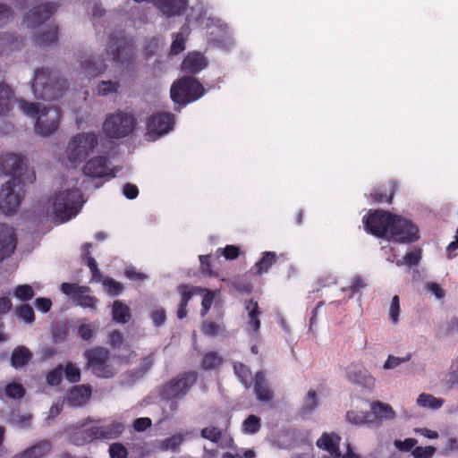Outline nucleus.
<instances>
[{"label": "nucleus", "mask_w": 458, "mask_h": 458, "mask_svg": "<svg viewBox=\"0 0 458 458\" xmlns=\"http://www.w3.org/2000/svg\"><path fill=\"white\" fill-rule=\"evenodd\" d=\"M68 88L67 81L60 78L55 72L47 68H40L35 72L32 91L38 99L47 101L58 99Z\"/></svg>", "instance_id": "1"}, {"label": "nucleus", "mask_w": 458, "mask_h": 458, "mask_svg": "<svg viewBox=\"0 0 458 458\" xmlns=\"http://www.w3.org/2000/svg\"><path fill=\"white\" fill-rule=\"evenodd\" d=\"M81 199V192L77 188L60 191L55 195L51 211L54 220L64 223L76 216L82 205Z\"/></svg>", "instance_id": "2"}, {"label": "nucleus", "mask_w": 458, "mask_h": 458, "mask_svg": "<svg viewBox=\"0 0 458 458\" xmlns=\"http://www.w3.org/2000/svg\"><path fill=\"white\" fill-rule=\"evenodd\" d=\"M107 51L113 61L120 64H131L136 56L134 41L123 30L114 31L109 36Z\"/></svg>", "instance_id": "3"}, {"label": "nucleus", "mask_w": 458, "mask_h": 458, "mask_svg": "<svg viewBox=\"0 0 458 458\" xmlns=\"http://www.w3.org/2000/svg\"><path fill=\"white\" fill-rule=\"evenodd\" d=\"M0 169L5 175L13 176V182L25 185L27 182H32L36 179L34 172L29 173L27 161L24 156L5 154L0 157Z\"/></svg>", "instance_id": "4"}, {"label": "nucleus", "mask_w": 458, "mask_h": 458, "mask_svg": "<svg viewBox=\"0 0 458 458\" xmlns=\"http://www.w3.org/2000/svg\"><path fill=\"white\" fill-rule=\"evenodd\" d=\"M98 145L95 132H80L73 136L67 146L66 153L71 163H81L91 155Z\"/></svg>", "instance_id": "5"}, {"label": "nucleus", "mask_w": 458, "mask_h": 458, "mask_svg": "<svg viewBox=\"0 0 458 458\" xmlns=\"http://www.w3.org/2000/svg\"><path fill=\"white\" fill-rule=\"evenodd\" d=\"M136 123V118L132 114L117 110L106 118L102 129L106 137L121 139L131 133Z\"/></svg>", "instance_id": "6"}, {"label": "nucleus", "mask_w": 458, "mask_h": 458, "mask_svg": "<svg viewBox=\"0 0 458 458\" xmlns=\"http://www.w3.org/2000/svg\"><path fill=\"white\" fill-rule=\"evenodd\" d=\"M204 91L198 80L193 77H183L172 85L170 95L174 103L185 106L199 99Z\"/></svg>", "instance_id": "7"}, {"label": "nucleus", "mask_w": 458, "mask_h": 458, "mask_svg": "<svg viewBox=\"0 0 458 458\" xmlns=\"http://www.w3.org/2000/svg\"><path fill=\"white\" fill-rule=\"evenodd\" d=\"M84 357L87 360V367L91 372L102 378L113 377L116 370L114 367L110 364V352L107 349L102 346H97L88 349L84 352Z\"/></svg>", "instance_id": "8"}, {"label": "nucleus", "mask_w": 458, "mask_h": 458, "mask_svg": "<svg viewBox=\"0 0 458 458\" xmlns=\"http://www.w3.org/2000/svg\"><path fill=\"white\" fill-rule=\"evenodd\" d=\"M197 379L198 373L194 370L180 373L162 386L160 395L165 400L181 399L190 392Z\"/></svg>", "instance_id": "9"}, {"label": "nucleus", "mask_w": 458, "mask_h": 458, "mask_svg": "<svg viewBox=\"0 0 458 458\" xmlns=\"http://www.w3.org/2000/svg\"><path fill=\"white\" fill-rule=\"evenodd\" d=\"M395 215L383 209L370 210L363 216L365 230L378 238H388Z\"/></svg>", "instance_id": "10"}, {"label": "nucleus", "mask_w": 458, "mask_h": 458, "mask_svg": "<svg viewBox=\"0 0 458 458\" xmlns=\"http://www.w3.org/2000/svg\"><path fill=\"white\" fill-rule=\"evenodd\" d=\"M22 184L7 181L0 189V211L5 215H13L18 212L23 199Z\"/></svg>", "instance_id": "11"}, {"label": "nucleus", "mask_w": 458, "mask_h": 458, "mask_svg": "<svg viewBox=\"0 0 458 458\" xmlns=\"http://www.w3.org/2000/svg\"><path fill=\"white\" fill-rule=\"evenodd\" d=\"M419 239L418 226L411 220L395 215L387 240L399 243H412Z\"/></svg>", "instance_id": "12"}, {"label": "nucleus", "mask_w": 458, "mask_h": 458, "mask_svg": "<svg viewBox=\"0 0 458 458\" xmlns=\"http://www.w3.org/2000/svg\"><path fill=\"white\" fill-rule=\"evenodd\" d=\"M35 5L24 16V23L28 28H37L57 11L58 0H35Z\"/></svg>", "instance_id": "13"}, {"label": "nucleus", "mask_w": 458, "mask_h": 458, "mask_svg": "<svg viewBox=\"0 0 458 458\" xmlns=\"http://www.w3.org/2000/svg\"><path fill=\"white\" fill-rule=\"evenodd\" d=\"M61 118L62 111L59 107L43 106L36 119L35 131L44 137L52 135L57 131Z\"/></svg>", "instance_id": "14"}, {"label": "nucleus", "mask_w": 458, "mask_h": 458, "mask_svg": "<svg viewBox=\"0 0 458 458\" xmlns=\"http://www.w3.org/2000/svg\"><path fill=\"white\" fill-rule=\"evenodd\" d=\"M60 289L65 295L71 297L76 305L82 308L96 309L98 299L95 296L88 294L90 292L89 286L79 285L73 283H63Z\"/></svg>", "instance_id": "15"}, {"label": "nucleus", "mask_w": 458, "mask_h": 458, "mask_svg": "<svg viewBox=\"0 0 458 458\" xmlns=\"http://www.w3.org/2000/svg\"><path fill=\"white\" fill-rule=\"evenodd\" d=\"M174 124V115L171 113H157L149 116L147 123L148 134L161 136L170 131Z\"/></svg>", "instance_id": "16"}, {"label": "nucleus", "mask_w": 458, "mask_h": 458, "mask_svg": "<svg viewBox=\"0 0 458 458\" xmlns=\"http://www.w3.org/2000/svg\"><path fill=\"white\" fill-rule=\"evenodd\" d=\"M16 244L17 238L13 228L0 223V262L14 252Z\"/></svg>", "instance_id": "17"}, {"label": "nucleus", "mask_w": 458, "mask_h": 458, "mask_svg": "<svg viewBox=\"0 0 458 458\" xmlns=\"http://www.w3.org/2000/svg\"><path fill=\"white\" fill-rule=\"evenodd\" d=\"M347 379L356 385L371 387L375 379L361 364H351L346 368Z\"/></svg>", "instance_id": "18"}, {"label": "nucleus", "mask_w": 458, "mask_h": 458, "mask_svg": "<svg viewBox=\"0 0 458 458\" xmlns=\"http://www.w3.org/2000/svg\"><path fill=\"white\" fill-rule=\"evenodd\" d=\"M398 188V184L394 181H390L386 184L379 185L372 190L368 199H371L372 203H388L391 204L394 195Z\"/></svg>", "instance_id": "19"}, {"label": "nucleus", "mask_w": 458, "mask_h": 458, "mask_svg": "<svg viewBox=\"0 0 458 458\" xmlns=\"http://www.w3.org/2000/svg\"><path fill=\"white\" fill-rule=\"evenodd\" d=\"M92 428L91 434L95 436L96 440L114 439L124 431V425L123 422L113 420L108 425L93 426Z\"/></svg>", "instance_id": "20"}, {"label": "nucleus", "mask_w": 458, "mask_h": 458, "mask_svg": "<svg viewBox=\"0 0 458 458\" xmlns=\"http://www.w3.org/2000/svg\"><path fill=\"white\" fill-rule=\"evenodd\" d=\"M107 157L98 156L87 161L83 167V173L86 176L92 178H101L107 175Z\"/></svg>", "instance_id": "21"}, {"label": "nucleus", "mask_w": 458, "mask_h": 458, "mask_svg": "<svg viewBox=\"0 0 458 458\" xmlns=\"http://www.w3.org/2000/svg\"><path fill=\"white\" fill-rule=\"evenodd\" d=\"M372 424H377L384 420H390L394 419L395 412L392 406L388 403L375 401L371 404V410L369 411Z\"/></svg>", "instance_id": "22"}, {"label": "nucleus", "mask_w": 458, "mask_h": 458, "mask_svg": "<svg viewBox=\"0 0 458 458\" xmlns=\"http://www.w3.org/2000/svg\"><path fill=\"white\" fill-rule=\"evenodd\" d=\"M253 388L259 401L269 402L273 399L274 393L263 371L256 372L253 378Z\"/></svg>", "instance_id": "23"}, {"label": "nucleus", "mask_w": 458, "mask_h": 458, "mask_svg": "<svg viewBox=\"0 0 458 458\" xmlns=\"http://www.w3.org/2000/svg\"><path fill=\"white\" fill-rule=\"evenodd\" d=\"M207 64V60L201 53L192 52L184 57L181 69L184 72L195 74L203 70Z\"/></svg>", "instance_id": "24"}, {"label": "nucleus", "mask_w": 458, "mask_h": 458, "mask_svg": "<svg viewBox=\"0 0 458 458\" xmlns=\"http://www.w3.org/2000/svg\"><path fill=\"white\" fill-rule=\"evenodd\" d=\"M155 5L167 17L180 15L188 4V0H154Z\"/></svg>", "instance_id": "25"}, {"label": "nucleus", "mask_w": 458, "mask_h": 458, "mask_svg": "<svg viewBox=\"0 0 458 458\" xmlns=\"http://www.w3.org/2000/svg\"><path fill=\"white\" fill-rule=\"evenodd\" d=\"M51 449L52 444L49 440H40L23 452L15 454L13 458H44L50 453Z\"/></svg>", "instance_id": "26"}, {"label": "nucleus", "mask_w": 458, "mask_h": 458, "mask_svg": "<svg viewBox=\"0 0 458 458\" xmlns=\"http://www.w3.org/2000/svg\"><path fill=\"white\" fill-rule=\"evenodd\" d=\"M340 437L336 434L323 433L317 441V446L327 451L333 458H340Z\"/></svg>", "instance_id": "27"}, {"label": "nucleus", "mask_w": 458, "mask_h": 458, "mask_svg": "<svg viewBox=\"0 0 458 458\" xmlns=\"http://www.w3.org/2000/svg\"><path fill=\"white\" fill-rule=\"evenodd\" d=\"M81 69L86 77L94 78L106 71V64L104 60L90 55L81 61Z\"/></svg>", "instance_id": "28"}, {"label": "nucleus", "mask_w": 458, "mask_h": 458, "mask_svg": "<svg viewBox=\"0 0 458 458\" xmlns=\"http://www.w3.org/2000/svg\"><path fill=\"white\" fill-rule=\"evenodd\" d=\"M91 395V389L89 386H73L67 395L68 403L74 407L82 406L87 403Z\"/></svg>", "instance_id": "29"}, {"label": "nucleus", "mask_w": 458, "mask_h": 458, "mask_svg": "<svg viewBox=\"0 0 458 458\" xmlns=\"http://www.w3.org/2000/svg\"><path fill=\"white\" fill-rule=\"evenodd\" d=\"M277 256L274 251H264L261 258L250 268V272L255 276H261L268 272L270 267L276 264Z\"/></svg>", "instance_id": "30"}, {"label": "nucleus", "mask_w": 458, "mask_h": 458, "mask_svg": "<svg viewBox=\"0 0 458 458\" xmlns=\"http://www.w3.org/2000/svg\"><path fill=\"white\" fill-rule=\"evenodd\" d=\"M224 312L219 311L217 321L205 320L200 327L201 333L208 337H215L225 331V325L223 321Z\"/></svg>", "instance_id": "31"}, {"label": "nucleus", "mask_w": 458, "mask_h": 458, "mask_svg": "<svg viewBox=\"0 0 458 458\" xmlns=\"http://www.w3.org/2000/svg\"><path fill=\"white\" fill-rule=\"evenodd\" d=\"M32 359V352L25 346L20 345L13 349L11 355V365L14 369L25 367Z\"/></svg>", "instance_id": "32"}, {"label": "nucleus", "mask_w": 458, "mask_h": 458, "mask_svg": "<svg viewBox=\"0 0 458 458\" xmlns=\"http://www.w3.org/2000/svg\"><path fill=\"white\" fill-rule=\"evenodd\" d=\"M245 310L248 311V326L255 332L260 328L259 316L261 314L259 304L253 299L247 300L244 303Z\"/></svg>", "instance_id": "33"}, {"label": "nucleus", "mask_w": 458, "mask_h": 458, "mask_svg": "<svg viewBox=\"0 0 458 458\" xmlns=\"http://www.w3.org/2000/svg\"><path fill=\"white\" fill-rule=\"evenodd\" d=\"M58 34V27L55 24L47 26V29L41 31L35 38V42L39 47H47L56 43Z\"/></svg>", "instance_id": "34"}, {"label": "nucleus", "mask_w": 458, "mask_h": 458, "mask_svg": "<svg viewBox=\"0 0 458 458\" xmlns=\"http://www.w3.org/2000/svg\"><path fill=\"white\" fill-rule=\"evenodd\" d=\"M13 98V89L9 86L0 83V115L7 114L12 109Z\"/></svg>", "instance_id": "35"}, {"label": "nucleus", "mask_w": 458, "mask_h": 458, "mask_svg": "<svg viewBox=\"0 0 458 458\" xmlns=\"http://www.w3.org/2000/svg\"><path fill=\"white\" fill-rule=\"evenodd\" d=\"M112 316L115 322L125 324L131 318L130 308L121 301H114L112 308Z\"/></svg>", "instance_id": "36"}, {"label": "nucleus", "mask_w": 458, "mask_h": 458, "mask_svg": "<svg viewBox=\"0 0 458 458\" xmlns=\"http://www.w3.org/2000/svg\"><path fill=\"white\" fill-rule=\"evenodd\" d=\"M93 432L92 427L79 430L71 436L70 441L72 445L81 446L88 443L95 441V436L91 434Z\"/></svg>", "instance_id": "37"}, {"label": "nucleus", "mask_w": 458, "mask_h": 458, "mask_svg": "<svg viewBox=\"0 0 458 458\" xmlns=\"http://www.w3.org/2000/svg\"><path fill=\"white\" fill-rule=\"evenodd\" d=\"M223 363V358L216 352H206L203 356L201 368L204 370L218 369Z\"/></svg>", "instance_id": "38"}, {"label": "nucleus", "mask_w": 458, "mask_h": 458, "mask_svg": "<svg viewBox=\"0 0 458 458\" xmlns=\"http://www.w3.org/2000/svg\"><path fill=\"white\" fill-rule=\"evenodd\" d=\"M233 370L241 383L246 387L250 386L251 371L248 366L242 362H235L233 364Z\"/></svg>", "instance_id": "39"}, {"label": "nucleus", "mask_w": 458, "mask_h": 458, "mask_svg": "<svg viewBox=\"0 0 458 458\" xmlns=\"http://www.w3.org/2000/svg\"><path fill=\"white\" fill-rule=\"evenodd\" d=\"M346 420L357 426L372 424L371 419L369 417V411H350L346 413Z\"/></svg>", "instance_id": "40"}, {"label": "nucleus", "mask_w": 458, "mask_h": 458, "mask_svg": "<svg viewBox=\"0 0 458 458\" xmlns=\"http://www.w3.org/2000/svg\"><path fill=\"white\" fill-rule=\"evenodd\" d=\"M418 405L421 407H429L432 409H439L444 404V400L438 399L432 394H420L417 399Z\"/></svg>", "instance_id": "41"}, {"label": "nucleus", "mask_w": 458, "mask_h": 458, "mask_svg": "<svg viewBox=\"0 0 458 458\" xmlns=\"http://www.w3.org/2000/svg\"><path fill=\"white\" fill-rule=\"evenodd\" d=\"M204 288L198 286H190L188 284H181L178 287V291L181 293L182 299L180 303L188 305V302L196 293H201Z\"/></svg>", "instance_id": "42"}, {"label": "nucleus", "mask_w": 458, "mask_h": 458, "mask_svg": "<svg viewBox=\"0 0 458 458\" xmlns=\"http://www.w3.org/2000/svg\"><path fill=\"white\" fill-rule=\"evenodd\" d=\"M154 356H155V352H152L146 357H143L141 359L138 368H136L134 369L133 374L137 377H142L143 375H145L152 368V366L154 364V361H155Z\"/></svg>", "instance_id": "43"}, {"label": "nucleus", "mask_w": 458, "mask_h": 458, "mask_svg": "<svg viewBox=\"0 0 458 458\" xmlns=\"http://www.w3.org/2000/svg\"><path fill=\"white\" fill-rule=\"evenodd\" d=\"M261 428L260 419L256 415H250L242 422V430L247 434H255Z\"/></svg>", "instance_id": "44"}, {"label": "nucleus", "mask_w": 458, "mask_h": 458, "mask_svg": "<svg viewBox=\"0 0 458 458\" xmlns=\"http://www.w3.org/2000/svg\"><path fill=\"white\" fill-rule=\"evenodd\" d=\"M119 87V81H102L97 86V92L99 96H107L111 93H116Z\"/></svg>", "instance_id": "45"}, {"label": "nucleus", "mask_w": 458, "mask_h": 458, "mask_svg": "<svg viewBox=\"0 0 458 458\" xmlns=\"http://www.w3.org/2000/svg\"><path fill=\"white\" fill-rule=\"evenodd\" d=\"M43 106L39 103H32V102H27L25 100H20V107L22 110V112L31 117H34L37 119V117L39 115L40 112L43 109Z\"/></svg>", "instance_id": "46"}, {"label": "nucleus", "mask_w": 458, "mask_h": 458, "mask_svg": "<svg viewBox=\"0 0 458 458\" xmlns=\"http://www.w3.org/2000/svg\"><path fill=\"white\" fill-rule=\"evenodd\" d=\"M64 375L70 383H77L81 380V369L71 361L66 362Z\"/></svg>", "instance_id": "47"}, {"label": "nucleus", "mask_w": 458, "mask_h": 458, "mask_svg": "<svg viewBox=\"0 0 458 458\" xmlns=\"http://www.w3.org/2000/svg\"><path fill=\"white\" fill-rule=\"evenodd\" d=\"M63 377L64 366L60 364L47 374V383L51 386H57L61 384Z\"/></svg>", "instance_id": "48"}, {"label": "nucleus", "mask_w": 458, "mask_h": 458, "mask_svg": "<svg viewBox=\"0 0 458 458\" xmlns=\"http://www.w3.org/2000/svg\"><path fill=\"white\" fill-rule=\"evenodd\" d=\"M17 316L28 324H32L35 320V313L32 307L29 304H21L16 309Z\"/></svg>", "instance_id": "49"}, {"label": "nucleus", "mask_w": 458, "mask_h": 458, "mask_svg": "<svg viewBox=\"0 0 458 458\" xmlns=\"http://www.w3.org/2000/svg\"><path fill=\"white\" fill-rule=\"evenodd\" d=\"M5 394L12 399H21L25 394V389L19 383H9L4 387Z\"/></svg>", "instance_id": "50"}, {"label": "nucleus", "mask_w": 458, "mask_h": 458, "mask_svg": "<svg viewBox=\"0 0 458 458\" xmlns=\"http://www.w3.org/2000/svg\"><path fill=\"white\" fill-rule=\"evenodd\" d=\"M204 293V295L202 297V301H201V310H200V315L202 317H205L212 304H213V301H214V299H215V292L209 290V289H207V288H204V290L202 291L201 293Z\"/></svg>", "instance_id": "51"}, {"label": "nucleus", "mask_w": 458, "mask_h": 458, "mask_svg": "<svg viewBox=\"0 0 458 458\" xmlns=\"http://www.w3.org/2000/svg\"><path fill=\"white\" fill-rule=\"evenodd\" d=\"M318 404V398L317 393L314 390H310L307 394V396L304 400V403L302 406V413L308 414L311 412Z\"/></svg>", "instance_id": "52"}, {"label": "nucleus", "mask_w": 458, "mask_h": 458, "mask_svg": "<svg viewBox=\"0 0 458 458\" xmlns=\"http://www.w3.org/2000/svg\"><path fill=\"white\" fill-rule=\"evenodd\" d=\"M185 49V38L182 32L174 34V39L170 47L171 55H178Z\"/></svg>", "instance_id": "53"}, {"label": "nucleus", "mask_w": 458, "mask_h": 458, "mask_svg": "<svg viewBox=\"0 0 458 458\" xmlns=\"http://www.w3.org/2000/svg\"><path fill=\"white\" fill-rule=\"evenodd\" d=\"M13 293L15 297L24 301L31 300L34 296V291L32 287L29 284L18 285L14 289Z\"/></svg>", "instance_id": "54"}, {"label": "nucleus", "mask_w": 458, "mask_h": 458, "mask_svg": "<svg viewBox=\"0 0 458 458\" xmlns=\"http://www.w3.org/2000/svg\"><path fill=\"white\" fill-rule=\"evenodd\" d=\"M200 436L211 442L217 443L222 437V431L216 427H207L201 430Z\"/></svg>", "instance_id": "55"}, {"label": "nucleus", "mask_w": 458, "mask_h": 458, "mask_svg": "<svg viewBox=\"0 0 458 458\" xmlns=\"http://www.w3.org/2000/svg\"><path fill=\"white\" fill-rule=\"evenodd\" d=\"M436 451H437V449L432 445H428V446H416L415 445V448L412 450L411 454L414 458H431L435 454Z\"/></svg>", "instance_id": "56"}, {"label": "nucleus", "mask_w": 458, "mask_h": 458, "mask_svg": "<svg viewBox=\"0 0 458 458\" xmlns=\"http://www.w3.org/2000/svg\"><path fill=\"white\" fill-rule=\"evenodd\" d=\"M417 443V439L409 437L405 438L404 440H394V445L401 452H412Z\"/></svg>", "instance_id": "57"}, {"label": "nucleus", "mask_w": 458, "mask_h": 458, "mask_svg": "<svg viewBox=\"0 0 458 458\" xmlns=\"http://www.w3.org/2000/svg\"><path fill=\"white\" fill-rule=\"evenodd\" d=\"M110 458H127L128 450L121 443H113L109 446Z\"/></svg>", "instance_id": "58"}, {"label": "nucleus", "mask_w": 458, "mask_h": 458, "mask_svg": "<svg viewBox=\"0 0 458 458\" xmlns=\"http://www.w3.org/2000/svg\"><path fill=\"white\" fill-rule=\"evenodd\" d=\"M104 286L106 287L107 293L113 296L120 294L123 291L122 284L112 278L105 280Z\"/></svg>", "instance_id": "59"}, {"label": "nucleus", "mask_w": 458, "mask_h": 458, "mask_svg": "<svg viewBox=\"0 0 458 458\" xmlns=\"http://www.w3.org/2000/svg\"><path fill=\"white\" fill-rule=\"evenodd\" d=\"M400 314V299L398 295H394L392 298L391 305L389 309V316L394 324H396L399 320Z\"/></svg>", "instance_id": "60"}, {"label": "nucleus", "mask_w": 458, "mask_h": 458, "mask_svg": "<svg viewBox=\"0 0 458 458\" xmlns=\"http://www.w3.org/2000/svg\"><path fill=\"white\" fill-rule=\"evenodd\" d=\"M410 359H411V354H408L404 358H400V357H395L394 355H389L387 360L384 363V369H394L397 366H399L400 364L410 360Z\"/></svg>", "instance_id": "61"}, {"label": "nucleus", "mask_w": 458, "mask_h": 458, "mask_svg": "<svg viewBox=\"0 0 458 458\" xmlns=\"http://www.w3.org/2000/svg\"><path fill=\"white\" fill-rule=\"evenodd\" d=\"M421 259V250L420 249H415L411 251H409L404 256V262L409 267L417 266L420 263V260Z\"/></svg>", "instance_id": "62"}, {"label": "nucleus", "mask_w": 458, "mask_h": 458, "mask_svg": "<svg viewBox=\"0 0 458 458\" xmlns=\"http://www.w3.org/2000/svg\"><path fill=\"white\" fill-rule=\"evenodd\" d=\"M222 255L227 260H234L240 255V248L235 245H226L222 250Z\"/></svg>", "instance_id": "63"}, {"label": "nucleus", "mask_w": 458, "mask_h": 458, "mask_svg": "<svg viewBox=\"0 0 458 458\" xmlns=\"http://www.w3.org/2000/svg\"><path fill=\"white\" fill-rule=\"evenodd\" d=\"M151 319L156 327L162 326L166 319L165 310L163 308L157 309L151 312Z\"/></svg>", "instance_id": "64"}]
</instances>
